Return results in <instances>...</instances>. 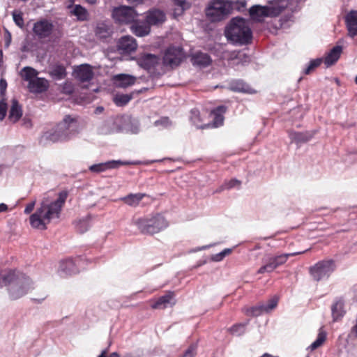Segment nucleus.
<instances>
[{
	"instance_id": "nucleus-1",
	"label": "nucleus",
	"mask_w": 357,
	"mask_h": 357,
	"mask_svg": "<svg viewBox=\"0 0 357 357\" xmlns=\"http://www.w3.org/2000/svg\"><path fill=\"white\" fill-rule=\"evenodd\" d=\"M67 197L66 191L59 192L56 198L45 195L40 203V206L29 217L31 227L43 230L52 221L59 219Z\"/></svg>"
},
{
	"instance_id": "nucleus-2",
	"label": "nucleus",
	"mask_w": 357,
	"mask_h": 357,
	"mask_svg": "<svg viewBox=\"0 0 357 357\" xmlns=\"http://www.w3.org/2000/svg\"><path fill=\"white\" fill-rule=\"evenodd\" d=\"M9 285V295L18 299L34 288V282L25 274L14 270L0 272V288Z\"/></svg>"
},
{
	"instance_id": "nucleus-3",
	"label": "nucleus",
	"mask_w": 357,
	"mask_h": 357,
	"mask_svg": "<svg viewBox=\"0 0 357 357\" xmlns=\"http://www.w3.org/2000/svg\"><path fill=\"white\" fill-rule=\"evenodd\" d=\"M225 36L234 44L246 45L251 41L252 31L249 23L241 17H234L225 28Z\"/></svg>"
},
{
	"instance_id": "nucleus-4",
	"label": "nucleus",
	"mask_w": 357,
	"mask_h": 357,
	"mask_svg": "<svg viewBox=\"0 0 357 357\" xmlns=\"http://www.w3.org/2000/svg\"><path fill=\"white\" fill-rule=\"evenodd\" d=\"M132 222L143 234H157L168 227L167 221L159 214L135 218Z\"/></svg>"
},
{
	"instance_id": "nucleus-5",
	"label": "nucleus",
	"mask_w": 357,
	"mask_h": 357,
	"mask_svg": "<svg viewBox=\"0 0 357 357\" xmlns=\"http://www.w3.org/2000/svg\"><path fill=\"white\" fill-rule=\"evenodd\" d=\"M234 3L230 0H211L206 8V15L213 22H219L231 13Z\"/></svg>"
},
{
	"instance_id": "nucleus-6",
	"label": "nucleus",
	"mask_w": 357,
	"mask_h": 357,
	"mask_svg": "<svg viewBox=\"0 0 357 357\" xmlns=\"http://www.w3.org/2000/svg\"><path fill=\"white\" fill-rule=\"evenodd\" d=\"M163 160H146L144 162L141 161H123V160H109L105 162L95 164L89 167V170L94 173L103 172L107 169H116L121 165H149L153 162H161Z\"/></svg>"
},
{
	"instance_id": "nucleus-7",
	"label": "nucleus",
	"mask_w": 357,
	"mask_h": 357,
	"mask_svg": "<svg viewBox=\"0 0 357 357\" xmlns=\"http://www.w3.org/2000/svg\"><path fill=\"white\" fill-rule=\"evenodd\" d=\"M335 264L332 260L321 261L310 268V272L313 279L319 281L327 278L334 271Z\"/></svg>"
},
{
	"instance_id": "nucleus-8",
	"label": "nucleus",
	"mask_w": 357,
	"mask_h": 357,
	"mask_svg": "<svg viewBox=\"0 0 357 357\" xmlns=\"http://www.w3.org/2000/svg\"><path fill=\"white\" fill-rule=\"evenodd\" d=\"M301 252H292L288 254H282L273 257H271L268 259L267 261L260 267L257 271L259 274L265 273H272L278 266L284 264L289 257L300 255Z\"/></svg>"
},
{
	"instance_id": "nucleus-9",
	"label": "nucleus",
	"mask_w": 357,
	"mask_h": 357,
	"mask_svg": "<svg viewBox=\"0 0 357 357\" xmlns=\"http://www.w3.org/2000/svg\"><path fill=\"white\" fill-rule=\"evenodd\" d=\"M138 14L130 6H120L115 8L112 11V17L119 23H131L134 22Z\"/></svg>"
},
{
	"instance_id": "nucleus-10",
	"label": "nucleus",
	"mask_w": 357,
	"mask_h": 357,
	"mask_svg": "<svg viewBox=\"0 0 357 357\" xmlns=\"http://www.w3.org/2000/svg\"><path fill=\"white\" fill-rule=\"evenodd\" d=\"M56 126L61 133L65 135L64 139L66 141L70 139L78 132L77 119L70 116H66Z\"/></svg>"
},
{
	"instance_id": "nucleus-11",
	"label": "nucleus",
	"mask_w": 357,
	"mask_h": 357,
	"mask_svg": "<svg viewBox=\"0 0 357 357\" xmlns=\"http://www.w3.org/2000/svg\"><path fill=\"white\" fill-rule=\"evenodd\" d=\"M271 3L273 4L272 8L268 6H262L260 5H255L252 6L249 9V15L250 18L255 21H262L266 17L271 16L273 13V10H275L277 13L280 12L278 8H276L277 4L275 3V1L271 0Z\"/></svg>"
},
{
	"instance_id": "nucleus-12",
	"label": "nucleus",
	"mask_w": 357,
	"mask_h": 357,
	"mask_svg": "<svg viewBox=\"0 0 357 357\" xmlns=\"http://www.w3.org/2000/svg\"><path fill=\"white\" fill-rule=\"evenodd\" d=\"M184 57L183 49L180 47H169L166 50L163 56V63L165 66L173 68L177 66Z\"/></svg>"
},
{
	"instance_id": "nucleus-13",
	"label": "nucleus",
	"mask_w": 357,
	"mask_h": 357,
	"mask_svg": "<svg viewBox=\"0 0 357 357\" xmlns=\"http://www.w3.org/2000/svg\"><path fill=\"white\" fill-rule=\"evenodd\" d=\"M278 303V298L276 296H273L271 299L268 301L266 304H261L257 306H255L248 309L246 311V314L248 315L252 316H259L263 313H268L274 310Z\"/></svg>"
},
{
	"instance_id": "nucleus-14",
	"label": "nucleus",
	"mask_w": 357,
	"mask_h": 357,
	"mask_svg": "<svg viewBox=\"0 0 357 357\" xmlns=\"http://www.w3.org/2000/svg\"><path fill=\"white\" fill-rule=\"evenodd\" d=\"M53 28L54 26L52 22L47 20H42L34 23L33 31L38 38L42 39L50 36Z\"/></svg>"
},
{
	"instance_id": "nucleus-15",
	"label": "nucleus",
	"mask_w": 357,
	"mask_h": 357,
	"mask_svg": "<svg viewBox=\"0 0 357 357\" xmlns=\"http://www.w3.org/2000/svg\"><path fill=\"white\" fill-rule=\"evenodd\" d=\"M64 136L61 133L57 126L45 130L40 138V142L43 144L55 143L59 142H65Z\"/></svg>"
},
{
	"instance_id": "nucleus-16",
	"label": "nucleus",
	"mask_w": 357,
	"mask_h": 357,
	"mask_svg": "<svg viewBox=\"0 0 357 357\" xmlns=\"http://www.w3.org/2000/svg\"><path fill=\"white\" fill-rule=\"evenodd\" d=\"M122 121H130V119L129 116L117 117L115 120L109 119L102 123V125L99 128V131L101 134L107 135L114 132L123 130L125 128L121 126H113L114 124H118Z\"/></svg>"
},
{
	"instance_id": "nucleus-17",
	"label": "nucleus",
	"mask_w": 357,
	"mask_h": 357,
	"mask_svg": "<svg viewBox=\"0 0 357 357\" xmlns=\"http://www.w3.org/2000/svg\"><path fill=\"white\" fill-rule=\"evenodd\" d=\"M58 271L63 277L78 273L79 268L77 267V261L72 259H66L61 261Z\"/></svg>"
},
{
	"instance_id": "nucleus-18",
	"label": "nucleus",
	"mask_w": 357,
	"mask_h": 357,
	"mask_svg": "<svg viewBox=\"0 0 357 357\" xmlns=\"http://www.w3.org/2000/svg\"><path fill=\"white\" fill-rule=\"evenodd\" d=\"M348 35L354 38L357 36V10L349 11L344 17Z\"/></svg>"
},
{
	"instance_id": "nucleus-19",
	"label": "nucleus",
	"mask_w": 357,
	"mask_h": 357,
	"mask_svg": "<svg viewBox=\"0 0 357 357\" xmlns=\"http://www.w3.org/2000/svg\"><path fill=\"white\" fill-rule=\"evenodd\" d=\"M74 76L82 82L90 81L93 77L91 66L88 64H82L77 66L74 70Z\"/></svg>"
},
{
	"instance_id": "nucleus-20",
	"label": "nucleus",
	"mask_w": 357,
	"mask_h": 357,
	"mask_svg": "<svg viewBox=\"0 0 357 357\" xmlns=\"http://www.w3.org/2000/svg\"><path fill=\"white\" fill-rule=\"evenodd\" d=\"M222 58L227 59L229 61V64L232 66L250 60L249 56L241 52H224Z\"/></svg>"
},
{
	"instance_id": "nucleus-21",
	"label": "nucleus",
	"mask_w": 357,
	"mask_h": 357,
	"mask_svg": "<svg viewBox=\"0 0 357 357\" xmlns=\"http://www.w3.org/2000/svg\"><path fill=\"white\" fill-rule=\"evenodd\" d=\"M165 14L159 9L150 10L146 17L147 23L149 25H159L165 21Z\"/></svg>"
},
{
	"instance_id": "nucleus-22",
	"label": "nucleus",
	"mask_w": 357,
	"mask_h": 357,
	"mask_svg": "<svg viewBox=\"0 0 357 357\" xmlns=\"http://www.w3.org/2000/svg\"><path fill=\"white\" fill-rule=\"evenodd\" d=\"M137 43L135 40L130 36H126L122 37L118 42V48L124 52L130 53L135 51L137 48Z\"/></svg>"
},
{
	"instance_id": "nucleus-23",
	"label": "nucleus",
	"mask_w": 357,
	"mask_h": 357,
	"mask_svg": "<svg viewBox=\"0 0 357 357\" xmlns=\"http://www.w3.org/2000/svg\"><path fill=\"white\" fill-rule=\"evenodd\" d=\"M48 82L47 79L40 77H36L28 84V89L31 93H42L48 88Z\"/></svg>"
},
{
	"instance_id": "nucleus-24",
	"label": "nucleus",
	"mask_w": 357,
	"mask_h": 357,
	"mask_svg": "<svg viewBox=\"0 0 357 357\" xmlns=\"http://www.w3.org/2000/svg\"><path fill=\"white\" fill-rule=\"evenodd\" d=\"M114 84L121 88H126L135 84L136 78L134 76L127 74H119L114 76Z\"/></svg>"
},
{
	"instance_id": "nucleus-25",
	"label": "nucleus",
	"mask_w": 357,
	"mask_h": 357,
	"mask_svg": "<svg viewBox=\"0 0 357 357\" xmlns=\"http://www.w3.org/2000/svg\"><path fill=\"white\" fill-rule=\"evenodd\" d=\"M95 33L100 38H107L109 37L112 33L110 22L104 21L97 23Z\"/></svg>"
},
{
	"instance_id": "nucleus-26",
	"label": "nucleus",
	"mask_w": 357,
	"mask_h": 357,
	"mask_svg": "<svg viewBox=\"0 0 357 357\" xmlns=\"http://www.w3.org/2000/svg\"><path fill=\"white\" fill-rule=\"evenodd\" d=\"M226 112V107L225 106H219L213 110L211 113L213 121L210 124V127L218 128L221 126L224 122L223 114Z\"/></svg>"
},
{
	"instance_id": "nucleus-27",
	"label": "nucleus",
	"mask_w": 357,
	"mask_h": 357,
	"mask_svg": "<svg viewBox=\"0 0 357 357\" xmlns=\"http://www.w3.org/2000/svg\"><path fill=\"white\" fill-rule=\"evenodd\" d=\"M133 24L131 25V30L133 33L137 36H144L148 35L151 31V26L147 22H132Z\"/></svg>"
},
{
	"instance_id": "nucleus-28",
	"label": "nucleus",
	"mask_w": 357,
	"mask_h": 357,
	"mask_svg": "<svg viewBox=\"0 0 357 357\" xmlns=\"http://www.w3.org/2000/svg\"><path fill=\"white\" fill-rule=\"evenodd\" d=\"M342 52V46L337 45L333 47L324 59L325 65L328 67L334 64L339 59Z\"/></svg>"
},
{
	"instance_id": "nucleus-29",
	"label": "nucleus",
	"mask_w": 357,
	"mask_h": 357,
	"mask_svg": "<svg viewBox=\"0 0 357 357\" xmlns=\"http://www.w3.org/2000/svg\"><path fill=\"white\" fill-rule=\"evenodd\" d=\"M146 196L145 193H130L127 196L120 198V200L131 207H137Z\"/></svg>"
},
{
	"instance_id": "nucleus-30",
	"label": "nucleus",
	"mask_w": 357,
	"mask_h": 357,
	"mask_svg": "<svg viewBox=\"0 0 357 357\" xmlns=\"http://www.w3.org/2000/svg\"><path fill=\"white\" fill-rule=\"evenodd\" d=\"M193 65L200 67H206L211 62V57L206 53L196 52L191 59Z\"/></svg>"
},
{
	"instance_id": "nucleus-31",
	"label": "nucleus",
	"mask_w": 357,
	"mask_h": 357,
	"mask_svg": "<svg viewBox=\"0 0 357 357\" xmlns=\"http://www.w3.org/2000/svg\"><path fill=\"white\" fill-rule=\"evenodd\" d=\"M173 301V294L168 293L165 296L160 297L158 301L151 305V307L153 309H162L168 307V305H174Z\"/></svg>"
},
{
	"instance_id": "nucleus-32",
	"label": "nucleus",
	"mask_w": 357,
	"mask_h": 357,
	"mask_svg": "<svg viewBox=\"0 0 357 357\" xmlns=\"http://www.w3.org/2000/svg\"><path fill=\"white\" fill-rule=\"evenodd\" d=\"M229 89L235 92L253 93L255 91L242 80H234L229 84Z\"/></svg>"
},
{
	"instance_id": "nucleus-33",
	"label": "nucleus",
	"mask_w": 357,
	"mask_h": 357,
	"mask_svg": "<svg viewBox=\"0 0 357 357\" xmlns=\"http://www.w3.org/2000/svg\"><path fill=\"white\" fill-rule=\"evenodd\" d=\"M22 115V110L21 106L20 105L17 100L13 99L12 100V105L9 112V119L15 123L21 118Z\"/></svg>"
},
{
	"instance_id": "nucleus-34",
	"label": "nucleus",
	"mask_w": 357,
	"mask_h": 357,
	"mask_svg": "<svg viewBox=\"0 0 357 357\" xmlns=\"http://www.w3.org/2000/svg\"><path fill=\"white\" fill-rule=\"evenodd\" d=\"M158 62V58L151 54L143 55L139 59V65L146 69H150Z\"/></svg>"
},
{
	"instance_id": "nucleus-35",
	"label": "nucleus",
	"mask_w": 357,
	"mask_h": 357,
	"mask_svg": "<svg viewBox=\"0 0 357 357\" xmlns=\"http://www.w3.org/2000/svg\"><path fill=\"white\" fill-rule=\"evenodd\" d=\"M70 13L72 15L77 17L78 20L84 21L87 20L89 14L87 10L80 5H75L68 6Z\"/></svg>"
},
{
	"instance_id": "nucleus-36",
	"label": "nucleus",
	"mask_w": 357,
	"mask_h": 357,
	"mask_svg": "<svg viewBox=\"0 0 357 357\" xmlns=\"http://www.w3.org/2000/svg\"><path fill=\"white\" fill-rule=\"evenodd\" d=\"M190 120L197 128L203 129L210 127L209 123L202 124V122L203 121L202 117L201 116L199 111L196 109L191 110Z\"/></svg>"
},
{
	"instance_id": "nucleus-37",
	"label": "nucleus",
	"mask_w": 357,
	"mask_h": 357,
	"mask_svg": "<svg viewBox=\"0 0 357 357\" xmlns=\"http://www.w3.org/2000/svg\"><path fill=\"white\" fill-rule=\"evenodd\" d=\"M38 71L31 67H24L22 69L20 72V75L22 79L26 82L28 84L33 81L38 77Z\"/></svg>"
},
{
	"instance_id": "nucleus-38",
	"label": "nucleus",
	"mask_w": 357,
	"mask_h": 357,
	"mask_svg": "<svg viewBox=\"0 0 357 357\" xmlns=\"http://www.w3.org/2000/svg\"><path fill=\"white\" fill-rule=\"evenodd\" d=\"M344 303L340 300L336 301L332 306V315L334 321L342 318L344 314Z\"/></svg>"
},
{
	"instance_id": "nucleus-39",
	"label": "nucleus",
	"mask_w": 357,
	"mask_h": 357,
	"mask_svg": "<svg viewBox=\"0 0 357 357\" xmlns=\"http://www.w3.org/2000/svg\"><path fill=\"white\" fill-rule=\"evenodd\" d=\"M91 219L90 215H87L82 218L76 222V228L80 233L86 231L91 227Z\"/></svg>"
},
{
	"instance_id": "nucleus-40",
	"label": "nucleus",
	"mask_w": 357,
	"mask_h": 357,
	"mask_svg": "<svg viewBox=\"0 0 357 357\" xmlns=\"http://www.w3.org/2000/svg\"><path fill=\"white\" fill-rule=\"evenodd\" d=\"M176 6L174 11V17L181 15L183 12L190 7V3L187 0H172Z\"/></svg>"
},
{
	"instance_id": "nucleus-41",
	"label": "nucleus",
	"mask_w": 357,
	"mask_h": 357,
	"mask_svg": "<svg viewBox=\"0 0 357 357\" xmlns=\"http://www.w3.org/2000/svg\"><path fill=\"white\" fill-rule=\"evenodd\" d=\"M249 321H246L244 323H239L234 324L228 331L234 335L240 336L245 333L246 326H248Z\"/></svg>"
},
{
	"instance_id": "nucleus-42",
	"label": "nucleus",
	"mask_w": 357,
	"mask_h": 357,
	"mask_svg": "<svg viewBox=\"0 0 357 357\" xmlns=\"http://www.w3.org/2000/svg\"><path fill=\"white\" fill-rule=\"evenodd\" d=\"M289 136L292 142L297 144L306 142L310 139V137L307 134L302 132L291 131L289 132Z\"/></svg>"
},
{
	"instance_id": "nucleus-43",
	"label": "nucleus",
	"mask_w": 357,
	"mask_h": 357,
	"mask_svg": "<svg viewBox=\"0 0 357 357\" xmlns=\"http://www.w3.org/2000/svg\"><path fill=\"white\" fill-rule=\"evenodd\" d=\"M241 181L238 179L233 178L230 181H225L221 186H220L215 192H220L225 190H229L234 188H239L241 185Z\"/></svg>"
},
{
	"instance_id": "nucleus-44",
	"label": "nucleus",
	"mask_w": 357,
	"mask_h": 357,
	"mask_svg": "<svg viewBox=\"0 0 357 357\" xmlns=\"http://www.w3.org/2000/svg\"><path fill=\"white\" fill-rule=\"evenodd\" d=\"M326 339V333L321 329L319 331L318 336L314 342H313L308 347L309 349L313 351L323 344Z\"/></svg>"
},
{
	"instance_id": "nucleus-45",
	"label": "nucleus",
	"mask_w": 357,
	"mask_h": 357,
	"mask_svg": "<svg viewBox=\"0 0 357 357\" xmlns=\"http://www.w3.org/2000/svg\"><path fill=\"white\" fill-rule=\"evenodd\" d=\"M132 99V96L128 94H116L113 100L117 106H123L129 102Z\"/></svg>"
},
{
	"instance_id": "nucleus-46",
	"label": "nucleus",
	"mask_w": 357,
	"mask_h": 357,
	"mask_svg": "<svg viewBox=\"0 0 357 357\" xmlns=\"http://www.w3.org/2000/svg\"><path fill=\"white\" fill-rule=\"evenodd\" d=\"M51 75L56 79H63L66 75V69L61 66H56L52 68Z\"/></svg>"
},
{
	"instance_id": "nucleus-47",
	"label": "nucleus",
	"mask_w": 357,
	"mask_h": 357,
	"mask_svg": "<svg viewBox=\"0 0 357 357\" xmlns=\"http://www.w3.org/2000/svg\"><path fill=\"white\" fill-rule=\"evenodd\" d=\"M323 61L321 58H317L315 59L311 60L307 66L304 70V73L306 75L310 74L316 68H317Z\"/></svg>"
},
{
	"instance_id": "nucleus-48",
	"label": "nucleus",
	"mask_w": 357,
	"mask_h": 357,
	"mask_svg": "<svg viewBox=\"0 0 357 357\" xmlns=\"http://www.w3.org/2000/svg\"><path fill=\"white\" fill-rule=\"evenodd\" d=\"M154 125L162 128H168L172 125L171 121L167 117H162L155 121Z\"/></svg>"
},
{
	"instance_id": "nucleus-49",
	"label": "nucleus",
	"mask_w": 357,
	"mask_h": 357,
	"mask_svg": "<svg viewBox=\"0 0 357 357\" xmlns=\"http://www.w3.org/2000/svg\"><path fill=\"white\" fill-rule=\"evenodd\" d=\"M13 18L17 26L20 28L24 26V19L20 12L14 11L13 13Z\"/></svg>"
},
{
	"instance_id": "nucleus-50",
	"label": "nucleus",
	"mask_w": 357,
	"mask_h": 357,
	"mask_svg": "<svg viewBox=\"0 0 357 357\" xmlns=\"http://www.w3.org/2000/svg\"><path fill=\"white\" fill-rule=\"evenodd\" d=\"M7 104L4 100L0 101V120L2 121L6 114Z\"/></svg>"
},
{
	"instance_id": "nucleus-51",
	"label": "nucleus",
	"mask_w": 357,
	"mask_h": 357,
	"mask_svg": "<svg viewBox=\"0 0 357 357\" xmlns=\"http://www.w3.org/2000/svg\"><path fill=\"white\" fill-rule=\"evenodd\" d=\"M196 346L191 345L185 351L183 357H194L195 354Z\"/></svg>"
},
{
	"instance_id": "nucleus-52",
	"label": "nucleus",
	"mask_w": 357,
	"mask_h": 357,
	"mask_svg": "<svg viewBox=\"0 0 357 357\" xmlns=\"http://www.w3.org/2000/svg\"><path fill=\"white\" fill-rule=\"evenodd\" d=\"M36 203V201L33 200V201L31 202L30 203L27 204L24 208V213L25 214L31 213L35 207Z\"/></svg>"
},
{
	"instance_id": "nucleus-53",
	"label": "nucleus",
	"mask_w": 357,
	"mask_h": 357,
	"mask_svg": "<svg viewBox=\"0 0 357 357\" xmlns=\"http://www.w3.org/2000/svg\"><path fill=\"white\" fill-rule=\"evenodd\" d=\"M132 133L136 134L139 131V125L138 121H135L132 123V126L130 128H127Z\"/></svg>"
},
{
	"instance_id": "nucleus-54",
	"label": "nucleus",
	"mask_w": 357,
	"mask_h": 357,
	"mask_svg": "<svg viewBox=\"0 0 357 357\" xmlns=\"http://www.w3.org/2000/svg\"><path fill=\"white\" fill-rule=\"evenodd\" d=\"M213 245H214V244H210V245H204V246H202V247H197V248L192 249L191 250V252H196L202 251V250L210 248H211Z\"/></svg>"
},
{
	"instance_id": "nucleus-55",
	"label": "nucleus",
	"mask_w": 357,
	"mask_h": 357,
	"mask_svg": "<svg viewBox=\"0 0 357 357\" xmlns=\"http://www.w3.org/2000/svg\"><path fill=\"white\" fill-rule=\"evenodd\" d=\"M211 260L213 261H221L224 258L222 257L220 252L218 254L213 255L211 257Z\"/></svg>"
},
{
	"instance_id": "nucleus-56",
	"label": "nucleus",
	"mask_w": 357,
	"mask_h": 357,
	"mask_svg": "<svg viewBox=\"0 0 357 357\" xmlns=\"http://www.w3.org/2000/svg\"><path fill=\"white\" fill-rule=\"evenodd\" d=\"M7 87V82L5 79H0V93H3Z\"/></svg>"
},
{
	"instance_id": "nucleus-57",
	"label": "nucleus",
	"mask_w": 357,
	"mask_h": 357,
	"mask_svg": "<svg viewBox=\"0 0 357 357\" xmlns=\"http://www.w3.org/2000/svg\"><path fill=\"white\" fill-rule=\"evenodd\" d=\"M63 91L66 93H71L73 92V87L70 84L66 83L63 87Z\"/></svg>"
},
{
	"instance_id": "nucleus-58",
	"label": "nucleus",
	"mask_w": 357,
	"mask_h": 357,
	"mask_svg": "<svg viewBox=\"0 0 357 357\" xmlns=\"http://www.w3.org/2000/svg\"><path fill=\"white\" fill-rule=\"evenodd\" d=\"M9 211L8 206L7 204L4 203L0 204V213H6Z\"/></svg>"
},
{
	"instance_id": "nucleus-59",
	"label": "nucleus",
	"mask_w": 357,
	"mask_h": 357,
	"mask_svg": "<svg viewBox=\"0 0 357 357\" xmlns=\"http://www.w3.org/2000/svg\"><path fill=\"white\" fill-rule=\"evenodd\" d=\"M232 248H225L222 252H220L223 258H225L227 255H229L232 252Z\"/></svg>"
},
{
	"instance_id": "nucleus-60",
	"label": "nucleus",
	"mask_w": 357,
	"mask_h": 357,
	"mask_svg": "<svg viewBox=\"0 0 357 357\" xmlns=\"http://www.w3.org/2000/svg\"><path fill=\"white\" fill-rule=\"evenodd\" d=\"M351 334L357 337V324L351 328Z\"/></svg>"
},
{
	"instance_id": "nucleus-61",
	"label": "nucleus",
	"mask_w": 357,
	"mask_h": 357,
	"mask_svg": "<svg viewBox=\"0 0 357 357\" xmlns=\"http://www.w3.org/2000/svg\"><path fill=\"white\" fill-rule=\"evenodd\" d=\"M108 353V349H103L100 354L98 357H108L107 355Z\"/></svg>"
},
{
	"instance_id": "nucleus-62",
	"label": "nucleus",
	"mask_w": 357,
	"mask_h": 357,
	"mask_svg": "<svg viewBox=\"0 0 357 357\" xmlns=\"http://www.w3.org/2000/svg\"><path fill=\"white\" fill-rule=\"evenodd\" d=\"M5 168L6 165L0 161V175H1Z\"/></svg>"
},
{
	"instance_id": "nucleus-63",
	"label": "nucleus",
	"mask_w": 357,
	"mask_h": 357,
	"mask_svg": "<svg viewBox=\"0 0 357 357\" xmlns=\"http://www.w3.org/2000/svg\"><path fill=\"white\" fill-rule=\"evenodd\" d=\"M46 298V295H44L42 298H39V299H37V298H33V300L34 301H37L38 303H41L42 301H43Z\"/></svg>"
},
{
	"instance_id": "nucleus-64",
	"label": "nucleus",
	"mask_w": 357,
	"mask_h": 357,
	"mask_svg": "<svg viewBox=\"0 0 357 357\" xmlns=\"http://www.w3.org/2000/svg\"><path fill=\"white\" fill-rule=\"evenodd\" d=\"M108 357H121L119 353L113 352Z\"/></svg>"
}]
</instances>
